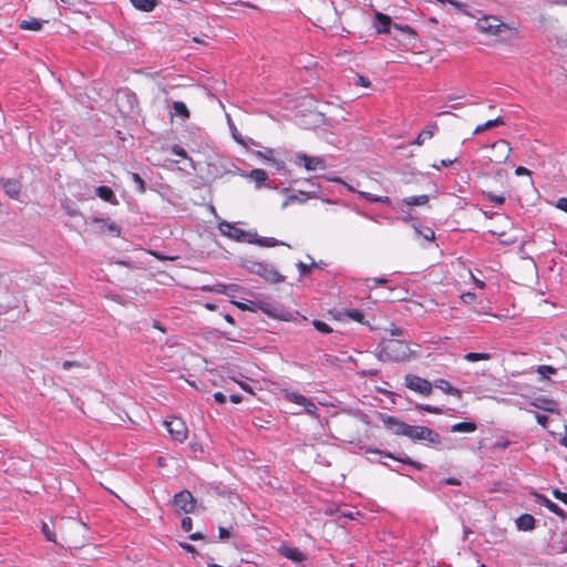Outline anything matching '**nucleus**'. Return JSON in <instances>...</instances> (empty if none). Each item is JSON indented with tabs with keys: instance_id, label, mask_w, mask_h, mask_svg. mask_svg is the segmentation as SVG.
<instances>
[{
	"instance_id": "1",
	"label": "nucleus",
	"mask_w": 567,
	"mask_h": 567,
	"mask_svg": "<svg viewBox=\"0 0 567 567\" xmlns=\"http://www.w3.org/2000/svg\"><path fill=\"white\" fill-rule=\"evenodd\" d=\"M87 526L81 520L68 518L60 526V545L66 548H81L85 543Z\"/></svg>"
},
{
	"instance_id": "2",
	"label": "nucleus",
	"mask_w": 567,
	"mask_h": 567,
	"mask_svg": "<svg viewBox=\"0 0 567 567\" xmlns=\"http://www.w3.org/2000/svg\"><path fill=\"white\" fill-rule=\"evenodd\" d=\"M475 27L480 33L493 39L494 42L503 41L505 34L508 32H517L515 27L503 22L498 17L492 14H485L478 18L475 22Z\"/></svg>"
},
{
	"instance_id": "3",
	"label": "nucleus",
	"mask_w": 567,
	"mask_h": 567,
	"mask_svg": "<svg viewBox=\"0 0 567 567\" xmlns=\"http://www.w3.org/2000/svg\"><path fill=\"white\" fill-rule=\"evenodd\" d=\"M411 355L409 344L395 338H384L379 344L378 357L382 361H404Z\"/></svg>"
},
{
	"instance_id": "4",
	"label": "nucleus",
	"mask_w": 567,
	"mask_h": 567,
	"mask_svg": "<svg viewBox=\"0 0 567 567\" xmlns=\"http://www.w3.org/2000/svg\"><path fill=\"white\" fill-rule=\"evenodd\" d=\"M218 229L221 235L240 243H254L255 234L246 231L235 224L223 220L218 224Z\"/></svg>"
},
{
	"instance_id": "5",
	"label": "nucleus",
	"mask_w": 567,
	"mask_h": 567,
	"mask_svg": "<svg viewBox=\"0 0 567 567\" xmlns=\"http://www.w3.org/2000/svg\"><path fill=\"white\" fill-rule=\"evenodd\" d=\"M485 148L489 151L488 161L494 164L505 163L512 153V146L506 140H498Z\"/></svg>"
},
{
	"instance_id": "6",
	"label": "nucleus",
	"mask_w": 567,
	"mask_h": 567,
	"mask_svg": "<svg viewBox=\"0 0 567 567\" xmlns=\"http://www.w3.org/2000/svg\"><path fill=\"white\" fill-rule=\"evenodd\" d=\"M404 436H406L411 440L427 441L434 445H437L441 443L440 434L427 426L409 425L408 424L406 432H405Z\"/></svg>"
},
{
	"instance_id": "7",
	"label": "nucleus",
	"mask_w": 567,
	"mask_h": 567,
	"mask_svg": "<svg viewBox=\"0 0 567 567\" xmlns=\"http://www.w3.org/2000/svg\"><path fill=\"white\" fill-rule=\"evenodd\" d=\"M404 384L409 390L423 396L431 395L433 389V384L429 380L415 374H406L404 377Z\"/></svg>"
},
{
	"instance_id": "8",
	"label": "nucleus",
	"mask_w": 567,
	"mask_h": 567,
	"mask_svg": "<svg viewBox=\"0 0 567 567\" xmlns=\"http://www.w3.org/2000/svg\"><path fill=\"white\" fill-rule=\"evenodd\" d=\"M172 439L182 443L188 437V429L186 423L179 417H172L164 422Z\"/></svg>"
},
{
	"instance_id": "9",
	"label": "nucleus",
	"mask_w": 567,
	"mask_h": 567,
	"mask_svg": "<svg viewBox=\"0 0 567 567\" xmlns=\"http://www.w3.org/2000/svg\"><path fill=\"white\" fill-rule=\"evenodd\" d=\"M378 419L383 423L384 427L391 431L394 435L404 436L408 424L400 419L389 415L386 413H378Z\"/></svg>"
},
{
	"instance_id": "10",
	"label": "nucleus",
	"mask_w": 567,
	"mask_h": 567,
	"mask_svg": "<svg viewBox=\"0 0 567 567\" xmlns=\"http://www.w3.org/2000/svg\"><path fill=\"white\" fill-rule=\"evenodd\" d=\"M173 503L178 512L188 514L193 512L196 501L189 491L184 489L174 495Z\"/></svg>"
},
{
	"instance_id": "11",
	"label": "nucleus",
	"mask_w": 567,
	"mask_h": 567,
	"mask_svg": "<svg viewBox=\"0 0 567 567\" xmlns=\"http://www.w3.org/2000/svg\"><path fill=\"white\" fill-rule=\"evenodd\" d=\"M285 398L289 402H292L295 404L303 406L305 412L307 414L316 416V417L319 416L318 413H317L318 412L317 405L310 399H308L307 396H305L302 394H299V393H295V392H286L285 393Z\"/></svg>"
},
{
	"instance_id": "12",
	"label": "nucleus",
	"mask_w": 567,
	"mask_h": 567,
	"mask_svg": "<svg viewBox=\"0 0 567 567\" xmlns=\"http://www.w3.org/2000/svg\"><path fill=\"white\" fill-rule=\"evenodd\" d=\"M0 185H1L2 189L4 190V193L10 198L19 199L20 194H21V189H22V185H21V182L19 179H16V178H1L0 179Z\"/></svg>"
},
{
	"instance_id": "13",
	"label": "nucleus",
	"mask_w": 567,
	"mask_h": 567,
	"mask_svg": "<svg viewBox=\"0 0 567 567\" xmlns=\"http://www.w3.org/2000/svg\"><path fill=\"white\" fill-rule=\"evenodd\" d=\"M297 163L303 164L307 171L324 169V161L318 156H309L307 154H298Z\"/></svg>"
},
{
	"instance_id": "14",
	"label": "nucleus",
	"mask_w": 567,
	"mask_h": 567,
	"mask_svg": "<svg viewBox=\"0 0 567 567\" xmlns=\"http://www.w3.org/2000/svg\"><path fill=\"white\" fill-rule=\"evenodd\" d=\"M536 502L545 506L550 513L557 515L561 519H566L567 515L556 503L551 502L548 497L539 493H533Z\"/></svg>"
},
{
	"instance_id": "15",
	"label": "nucleus",
	"mask_w": 567,
	"mask_h": 567,
	"mask_svg": "<svg viewBox=\"0 0 567 567\" xmlns=\"http://www.w3.org/2000/svg\"><path fill=\"white\" fill-rule=\"evenodd\" d=\"M391 17L382 13L375 12V21L373 23L377 33H391V29L393 28Z\"/></svg>"
},
{
	"instance_id": "16",
	"label": "nucleus",
	"mask_w": 567,
	"mask_h": 567,
	"mask_svg": "<svg viewBox=\"0 0 567 567\" xmlns=\"http://www.w3.org/2000/svg\"><path fill=\"white\" fill-rule=\"evenodd\" d=\"M433 386L442 390L445 394L455 396L457 399L462 398V390L454 388L447 380L437 379L434 381Z\"/></svg>"
},
{
	"instance_id": "17",
	"label": "nucleus",
	"mask_w": 567,
	"mask_h": 567,
	"mask_svg": "<svg viewBox=\"0 0 567 567\" xmlns=\"http://www.w3.org/2000/svg\"><path fill=\"white\" fill-rule=\"evenodd\" d=\"M439 126L436 123H432L427 125L424 130H422L416 138L411 143L412 145L421 146L424 144L425 140H430L434 136Z\"/></svg>"
},
{
	"instance_id": "18",
	"label": "nucleus",
	"mask_w": 567,
	"mask_h": 567,
	"mask_svg": "<svg viewBox=\"0 0 567 567\" xmlns=\"http://www.w3.org/2000/svg\"><path fill=\"white\" fill-rule=\"evenodd\" d=\"M367 452H368V453H378V454H383L384 456H386V457H389V458H393V460H395V461H398V462H401V463H403V464H409V465H411V466H414V467H415V468H417V470H421V468L423 467V465H422V464H420V463H417V462H415V461L411 460V458H410V457H408V456H394V455H393L392 453H390V452H382V451H380V450H378V449H369V450H367Z\"/></svg>"
},
{
	"instance_id": "19",
	"label": "nucleus",
	"mask_w": 567,
	"mask_h": 567,
	"mask_svg": "<svg viewBox=\"0 0 567 567\" xmlns=\"http://www.w3.org/2000/svg\"><path fill=\"white\" fill-rule=\"evenodd\" d=\"M278 551L282 557L295 563H300L306 559V556L298 548L281 546Z\"/></svg>"
},
{
	"instance_id": "20",
	"label": "nucleus",
	"mask_w": 567,
	"mask_h": 567,
	"mask_svg": "<svg viewBox=\"0 0 567 567\" xmlns=\"http://www.w3.org/2000/svg\"><path fill=\"white\" fill-rule=\"evenodd\" d=\"M348 188L351 192H357L360 197L367 199L368 202H371V203H382V204H386V205L391 204V199H390L389 196H379V195H375V194H372V193H369V192L354 190L351 186H348Z\"/></svg>"
},
{
	"instance_id": "21",
	"label": "nucleus",
	"mask_w": 567,
	"mask_h": 567,
	"mask_svg": "<svg viewBox=\"0 0 567 567\" xmlns=\"http://www.w3.org/2000/svg\"><path fill=\"white\" fill-rule=\"evenodd\" d=\"M535 523L536 520L530 514H522L516 520L517 528L524 532L534 529Z\"/></svg>"
},
{
	"instance_id": "22",
	"label": "nucleus",
	"mask_w": 567,
	"mask_h": 567,
	"mask_svg": "<svg viewBox=\"0 0 567 567\" xmlns=\"http://www.w3.org/2000/svg\"><path fill=\"white\" fill-rule=\"evenodd\" d=\"M95 194L104 202L111 203L113 205L117 204V199L113 189L109 186H99L95 189Z\"/></svg>"
},
{
	"instance_id": "23",
	"label": "nucleus",
	"mask_w": 567,
	"mask_h": 567,
	"mask_svg": "<svg viewBox=\"0 0 567 567\" xmlns=\"http://www.w3.org/2000/svg\"><path fill=\"white\" fill-rule=\"evenodd\" d=\"M503 124H504V120H503V117H502V116H497V117H495V118H493V120H488V121H486V122H485V123H483V124H478V125L474 128L473 133H474V134H481V133H483V132H485V131H487V130H491V128H493V127H496V126H499V125H503Z\"/></svg>"
},
{
	"instance_id": "24",
	"label": "nucleus",
	"mask_w": 567,
	"mask_h": 567,
	"mask_svg": "<svg viewBox=\"0 0 567 567\" xmlns=\"http://www.w3.org/2000/svg\"><path fill=\"white\" fill-rule=\"evenodd\" d=\"M430 202V197L426 194L410 196L402 199V204L406 206H424Z\"/></svg>"
},
{
	"instance_id": "25",
	"label": "nucleus",
	"mask_w": 567,
	"mask_h": 567,
	"mask_svg": "<svg viewBox=\"0 0 567 567\" xmlns=\"http://www.w3.org/2000/svg\"><path fill=\"white\" fill-rule=\"evenodd\" d=\"M477 425L473 421H463L452 425V432L472 433L475 432Z\"/></svg>"
},
{
	"instance_id": "26",
	"label": "nucleus",
	"mask_w": 567,
	"mask_h": 567,
	"mask_svg": "<svg viewBox=\"0 0 567 567\" xmlns=\"http://www.w3.org/2000/svg\"><path fill=\"white\" fill-rule=\"evenodd\" d=\"M19 28L27 31H40L42 22L35 18H29L19 22Z\"/></svg>"
},
{
	"instance_id": "27",
	"label": "nucleus",
	"mask_w": 567,
	"mask_h": 567,
	"mask_svg": "<svg viewBox=\"0 0 567 567\" xmlns=\"http://www.w3.org/2000/svg\"><path fill=\"white\" fill-rule=\"evenodd\" d=\"M393 29L400 31L401 35L409 40V42L416 40V32L410 25L394 23Z\"/></svg>"
},
{
	"instance_id": "28",
	"label": "nucleus",
	"mask_w": 567,
	"mask_h": 567,
	"mask_svg": "<svg viewBox=\"0 0 567 567\" xmlns=\"http://www.w3.org/2000/svg\"><path fill=\"white\" fill-rule=\"evenodd\" d=\"M131 3L133 4L134 8L138 9V10L145 11V12H151L156 7L157 1L156 0H131Z\"/></svg>"
},
{
	"instance_id": "29",
	"label": "nucleus",
	"mask_w": 567,
	"mask_h": 567,
	"mask_svg": "<svg viewBox=\"0 0 567 567\" xmlns=\"http://www.w3.org/2000/svg\"><path fill=\"white\" fill-rule=\"evenodd\" d=\"M533 405L538 409L553 412L555 410L556 403L553 400H549L545 396H540L533 402Z\"/></svg>"
},
{
	"instance_id": "30",
	"label": "nucleus",
	"mask_w": 567,
	"mask_h": 567,
	"mask_svg": "<svg viewBox=\"0 0 567 567\" xmlns=\"http://www.w3.org/2000/svg\"><path fill=\"white\" fill-rule=\"evenodd\" d=\"M464 359L468 362L487 361L491 359V354L485 352H468L465 354Z\"/></svg>"
},
{
	"instance_id": "31",
	"label": "nucleus",
	"mask_w": 567,
	"mask_h": 567,
	"mask_svg": "<svg viewBox=\"0 0 567 567\" xmlns=\"http://www.w3.org/2000/svg\"><path fill=\"white\" fill-rule=\"evenodd\" d=\"M173 109H174L176 115H178L183 118L189 117V111L184 102H179V101L174 102Z\"/></svg>"
},
{
	"instance_id": "32",
	"label": "nucleus",
	"mask_w": 567,
	"mask_h": 567,
	"mask_svg": "<svg viewBox=\"0 0 567 567\" xmlns=\"http://www.w3.org/2000/svg\"><path fill=\"white\" fill-rule=\"evenodd\" d=\"M250 178L252 181H255L258 185L262 184L264 182H266V179L268 178V175L267 173L261 169V168H255L250 172Z\"/></svg>"
},
{
	"instance_id": "33",
	"label": "nucleus",
	"mask_w": 567,
	"mask_h": 567,
	"mask_svg": "<svg viewBox=\"0 0 567 567\" xmlns=\"http://www.w3.org/2000/svg\"><path fill=\"white\" fill-rule=\"evenodd\" d=\"M254 234H255V240L252 244H258L259 246H262V247H275L278 244L277 239H275L272 237L258 238L257 234L256 233H254Z\"/></svg>"
},
{
	"instance_id": "34",
	"label": "nucleus",
	"mask_w": 567,
	"mask_h": 567,
	"mask_svg": "<svg viewBox=\"0 0 567 567\" xmlns=\"http://www.w3.org/2000/svg\"><path fill=\"white\" fill-rule=\"evenodd\" d=\"M536 371L542 378L549 379L550 375H553L557 372V369L551 365L542 364V365H538Z\"/></svg>"
},
{
	"instance_id": "35",
	"label": "nucleus",
	"mask_w": 567,
	"mask_h": 567,
	"mask_svg": "<svg viewBox=\"0 0 567 567\" xmlns=\"http://www.w3.org/2000/svg\"><path fill=\"white\" fill-rule=\"evenodd\" d=\"M485 197L488 199V202L493 203L494 205H503L505 202V196L503 194L496 195L492 192H484Z\"/></svg>"
},
{
	"instance_id": "36",
	"label": "nucleus",
	"mask_w": 567,
	"mask_h": 567,
	"mask_svg": "<svg viewBox=\"0 0 567 567\" xmlns=\"http://www.w3.org/2000/svg\"><path fill=\"white\" fill-rule=\"evenodd\" d=\"M42 533L45 536L47 540L58 544V542L55 539V533H54L53 528L48 523L42 524Z\"/></svg>"
},
{
	"instance_id": "37",
	"label": "nucleus",
	"mask_w": 567,
	"mask_h": 567,
	"mask_svg": "<svg viewBox=\"0 0 567 567\" xmlns=\"http://www.w3.org/2000/svg\"><path fill=\"white\" fill-rule=\"evenodd\" d=\"M346 316L348 318L352 319L353 321L359 322V323H362L363 319H364V315L360 310H358V309L348 310L346 312Z\"/></svg>"
},
{
	"instance_id": "38",
	"label": "nucleus",
	"mask_w": 567,
	"mask_h": 567,
	"mask_svg": "<svg viewBox=\"0 0 567 567\" xmlns=\"http://www.w3.org/2000/svg\"><path fill=\"white\" fill-rule=\"evenodd\" d=\"M313 327L321 333L328 334L332 331L331 327L321 320H313Z\"/></svg>"
},
{
	"instance_id": "39",
	"label": "nucleus",
	"mask_w": 567,
	"mask_h": 567,
	"mask_svg": "<svg viewBox=\"0 0 567 567\" xmlns=\"http://www.w3.org/2000/svg\"><path fill=\"white\" fill-rule=\"evenodd\" d=\"M417 410H421V411H425L427 413H431V414H442L443 411L441 408H437V406H434V405H430V404H419L416 406Z\"/></svg>"
},
{
	"instance_id": "40",
	"label": "nucleus",
	"mask_w": 567,
	"mask_h": 567,
	"mask_svg": "<svg viewBox=\"0 0 567 567\" xmlns=\"http://www.w3.org/2000/svg\"><path fill=\"white\" fill-rule=\"evenodd\" d=\"M551 493L556 499L567 505V493L561 492L559 488H553Z\"/></svg>"
},
{
	"instance_id": "41",
	"label": "nucleus",
	"mask_w": 567,
	"mask_h": 567,
	"mask_svg": "<svg viewBox=\"0 0 567 567\" xmlns=\"http://www.w3.org/2000/svg\"><path fill=\"white\" fill-rule=\"evenodd\" d=\"M460 298L463 303L468 305L476 300V295L474 292L468 291V292L462 293Z\"/></svg>"
},
{
	"instance_id": "42",
	"label": "nucleus",
	"mask_w": 567,
	"mask_h": 567,
	"mask_svg": "<svg viewBox=\"0 0 567 567\" xmlns=\"http://www.w3.org/2000/svg\"><path fill=\"white\" fill-rule=\"evenodd\" d=\"M132 178L138 185V192L140 193H145L146 188H145L144 179L137 173H134L132 175Z\"/></svg>"
},
{
	"instance_id": "43",
	"label": "nucleus",
	"mask_w": 567,
	"mask_h": 567,
	"mask_svg": "<svg viewBox=\"0 0 567 567\" xmlns=\"http://www.w3.org/2000/svg\"><path fill=\"white\" fill-rule=\"evenodd\" d=\"M457 162V157H454V158H447V159H441L440 161V164H433L432 166L436 169H440L441 166H451L453 165L454 163Z\"/></svg>"
},
{
	"instance_id": "44",
	"label": "nucleus",
	"mask_w": 567,
	"mask_h": 567,
	"mask_svg": "<svg viewBox=\"0 0 567 567\" xmlns=\"http://www.w3.org/2000/svg\"><path fill=\"white\" fill-rule=\"evenodd\" d=\"M511 445V441L507 439H501L494 443V449L506 450Z\"/></svg>"
},
{
	"instance_id": "45",
	"label": "nucleus",
	"mask_w": 567,
	"mask_h": 567,
	"mask_svg": "<svg viewBox=\"0 0 567 567\" xmlns=\"http://www.w3.org/2000/svg\"><path fill=\"white\" fill-rule=\"evenodd\" d=\"M182 528L189 533L193 529V520L190 517L186 516L182 519Z\"/></svg>"
},
{
	"instance_id": "46",
	"label": "nucleus",
	"mask_w": 567,
	"mask_h": 567,
	"mask_svg": "<svg viewBox=\"0 0 567 567\" xmlns=\"http://www.w3.org/2000/svg\"><path fill=\"white\" fill-rule=\"evenodd\" d=\"M172 153L175 154L176 156L182 157V158H187L186 151L182 146H179V145H174L172 147Z\"/></svg>"
},
{
	"instance_id": "47",
	"label": "nucleus",
	"mask_w": 567,
	"mask_h": 567,
	"mask_svg": "<svg viewBox=\"0 0 567 567\" xmlns=\"http://www.w3.org/2000/svg\"><path fill=\"white\" fill-rule=\"evenodd\" d=\"M355 85H360L362 87H370L371 82L368 78L363 75H357Z\"/></svg>"
},
{
	"instance_id": "48",
	"label": "nucleus",
	"mask_w": 567,
	"mask_h": 567,
	"mask_svg": "<svg viewBox=\"0 0 567 567\" xmlns=\"http://www.w3.org/2000/svg\"><path fill=\"white\" fill-rule=\"evenodd\" d=\"M150 254H151L152 256H154L156 259L162 260V261H164V260H172V261H173V260H176V259H177V257L165 256V255H163V254H162V252H159V251H153V250H152V251H150Z\"/></svg>"
},
{
	"instance_id": "49",
	"label": "nucleus",
	"mask_w": 567,
	"mask_h": 567,
	"mask_svg": "<svg viewBox=\"0 0 567 567\" xmlns=\"http://www.w3.org/2000/svg\"><path fill=\"white\" fill-rule=\"evenodd\" d=\"M555 206H556V208H558L567 214V197L559 198L556 202Z\"/></svg>"
},
{
	"instance_id": "50",
	"label": "nucleus",
	"mask_w": 567,
	"mask_h": 567,
	"mask_svg": "<svg viewBox=\"0 0 567 567\" xmlns=\"http://www.w3.org/2000/svg\"><path fill=\"white\" fill-rule=\"evenodd\" d=\"M368 282H372V285H369V287L373 288L377 285H385V284H388V279H385V278H372V279H368Z\"/></svg>"
},
{
	"instance_id": "51",
	"label": "nucleus",
	"mask_w": 567,
	"mask_h": 567,
	"mask_svg": "<svg viewBox=\"0 0 567 567\" xmlns=\"http://www.w3.org/2000/svg\"><path fill=\"white\" fill-rule=\"evenodd\" d=\"M214 399L219 404L226 403V395L224 393H221V392H216L214 394Z\"/></svg>"
},
{
	"instance_id": "52",
	"label": "nucleus",
	"mask_w": 567,
	"mask_h": 567,
	"mask_svg": "<svg viewBox=\"0 0 567 567\" xmlns=\"http://www.w3.org/2000/svg\"><path fill=\"white\" fill-rule=\"evenodd\" d=\"M515 174H516L517 176L530 175V171H529V169H527V168H526V167H524V166H518V167H516V169H515Z\"/></svg>"
},
{
	"instance_id": "53",
	"label": "nucleus",
	"mask_w": 567,
	"mask_h": 567,
	"mask_svg": "<svg viewBox=\"0 0 567 567\" xmlns=\"http://www.w3.org/2000/svg\"><path fill=\"white\" fill-rule=\"evenodd\" d=\"M63 369L68 370V369H71L73 367H80V362L78 361H70V360H65L62 364Z\"/></svg>"
},
{
	"instance_id": "54",
	"label": "nucleus",
	"mask_w": 567,
	"mask_h": 567,
	"mask_svg": "<svg viewBox=\"0 0 567 567\" xmlns=\"http://www.w3.org/2000/svg\"><path fill=\"white\" fill-rule=\"evenodd\" d=\"M536 421H537L538 424H540L543 426H546L548 417L545 414H536Z\"/></svg>"
},
{
	"instance_id": "55",
	"label": "nucleus",
	"mask_w": 567,
	"mask_h": 567,
	"mask_svg": "<svg viewBox=\"0 0 567 567\" xmlns=\"http://www.w3.org/2000/svg\"><path fill=\"white\" fill-rule=\"evenodd\" d=\"M218 533H219V538H221V539H226V538H228V537H229V535H230V534H229V532H228V529H227V528H225V527H219Z\"/></svg>"
},
{
	"instance_id": "56",
	"label": "nucleus",
	"mask_w": 567,
	"mask_h": 567,
	"mask_svg": "<svg viewBox=\"0 0 567 567\" xmlns=\"http://www.w3.org/2000/svg\"><path fill=\"white\" fill-rule=\"evenodd\" d=\"M229 400H230L233 403L238 404V403H240V402H241L243 398H241V395H240V394H231V395L229 396Z\"/></svg>"
},
{
	"instance_id": "57",
	"label": "nucleus",
	"mask_w": 567,
	"mask_h": 567,
	"mask_svg": "<svg viewBox=\"0 0 567 567\" xmlns=\"http://www.w3.org/2000/svg\"><path fill=\"white\" fill-rule=\"evenodd\" d=\"M390 331H391V336H392L391 338H393L394 336H402L403 334V331L400 328H394V329H391Z\"/></svg>"
},
{
	"instance_id": "58",
	"label": "nucleus",
	"mask_w": 567,
	"mask_h": 567,
	"mask_svg": "<svg viewBox=\"0 0 567 567\" xmlns=\"http://www.w3.org/2000/svg\"><path fill=\"white\" fill-rule=\"evenodd\" d=\"M472 277H473V281H474V284H475V286H476V287H478V288H483V287L485 286L484 281H482V280H480V279L475 278L474 276H472Z\"/></svg>"
},
{
	"instance_id": "59",
	"label": "nucleus",
	"mask_w": 567,
	"mask_h": 567,
	"mask_svg": "<svg viewBox=\"0 0 567 567\" xmlns=\"http://www.w3.org/2000/svg\"><path fill=\"white\" fill-rule=\"evenodd\" d=\"M560 444L567 447V426L565 429L563 437L560 439Z\"/></svg>"
},
{
	"instance_id": "60",
	"label": "nucleus",
	"mask_w": 567,
	"mask_h": 567,
	"mask_svg": "<svg viewBox=\"0 0 567 567\" xmlns=\"http://www.w3.org/2000/svg\"><path fill=\"white\" fill-rule=\"evenodd\" d=\"M153 327L155 329L161 330L162 332H165V329L161 326V323L158 321H154Z\"/></svg>"
},
{
	"instance_id": "61",
	"label": "nucleus",
	"mask_w": 567,
	"mask_h": 567,
	"mask_svg": "<svg viewBox=\"0 0 567 567\" xmlns=\"http://www.w3.org/2000/svg\"><path fill=\"white\" fill-rule=\"evenodd\" d=\"M224 319H225L228 323H231V324L235 322V320H234L233 316H230V315H225V316H224Z\"/></svg>"
},
{
	"instance_id": "62",
	"label": "nucleus",
	"mask_w": 567,
	"mask_h": 567,
	"mask_svg": "<svg viewBox=\"0 0 567 567\" xmlns=\"http://www.w3.org/2000/svg\"><path fill=\"white\" fill-rule=\"evenodd\" d=\"M189 537L193 540H197V539H202L203 538V536L200 534H198V533L192 534Z\"/></svg>"
},
{
	"instance_id": "63",
	"label": "nucleus",
	"mask_w": 567,
	"mask_h": 567,
	"mask_svg": "<svg viewBox=\"0 0 567 567\" xmlns=\"http://www.w3.org/2000/svg\"><path fill=\"white\" fill-rule=\"evenodd\" d=\"M447 483L451 484V485H457L458 484L456 478H449Z\"/></svg>"
},
{
	"instance_id": "64",
	"label": "nucleus",
	"mask_w": 567,
	"mask_h": 567,
	"mask_svg": "<svg viewBox=\"0 0 567 567\" xmlns=\"http://www.w3.org/2000/svg\"><path fill=\"white\" fill-rule=\"evenodd\" d=\"M272 155V151L271 150H267L266 151V154L264 155L266 158H269L270 156Z\"/></svg>"
}]
</instances>
